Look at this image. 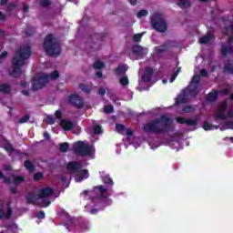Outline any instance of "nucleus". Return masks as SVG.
Instances as JSON below:
<instances>
[{
  "label": "nucleus",
  "mask_w": 233,
  "mask_h": 233,
  "mask_svg": "<svg viewBox=\"0 0 233 233\" xmlns=\"http://www.w3.org/2000/svg\"><path fill=\"white\" fill-rule=\"evenodd\" d=\"M165 52H167V48H164V46L157 49V54H163Z\"/></svg>",
  "instance_id": "nucleus-58"
},
{
  "label": "nucleus",
  "mask_w": 233,
  "mask_h": 233,
  "mask_svg": "<svg viewBox=\"0 0 233 233\" xmlns=\"http://www.w3.org/2000/svg\"><path fill=\"white\" fill-rule=\"evenodd\" d=\"M152 76H154V68L151 66L146 67V71L142 75V81L144 83H150L152 81Z\"/></svg>",
  "instance_id": "nucleus-12"
},
{
  "label": "nucleus",
  "mask_w": 233,
  "mask_h": 233,
  "mask_svg": "<svg viewBox=\"0 0 233 233\" xmlns=\"http://www.w3.org/2000/svg\"><path fill=\"white\" fill-rule=\"evenodd\" d=\"M83 179H85V178L82 176H80L78 173V176H76V181H77L78 183H81V181H83Z\"/></svg>",
  "instance_id": "nucleus-63"
},
{
  "label": "nucleus",
  "mask_w": 233,
  "mask_h": 233,
  "mask_svg": "<svg viewBox=\"0 0 233 233\" xmlns=\"http://www.w3.org/2000/svg\"><path fill=\"white\" fill-rule=\"evenodd\" d=\"M43 177H45V174L41 173V172H37L34 174V181H41V179H43Z\"/></svg>",
  "instance_id": "nucleus-34"
},
{
  "label": "nucleus",
  "mask_w": 233,
  "mask_h": 233,
  "mask_svg": "<svg viewBox=\"0 0 233 233\" xmlns=\"http://www.w3.org/2000/svg\"><path fill=\"white\" fill-rule=\"evenodd\" d=\"M228 54H233L232 45H228V46L223 45L221 46V56H223V57H227V56H228Z\"/></svg>",
  "instance_id": "nucleus-18"
},
{
  "label": "nucleus",
  "mask_w": 233,
  "mask_h": 233,
  "mask_svg": "<svg viewBox=\"0 0 233 233\" xmlns=\"http://www.w3.org/2000/svg\"><path fill=\"white\" fill-rule=\"evenodd\" d=\"M0 21H6V15L0 11Z\"/></svg>",
  "instance_id": "nucleus-61"
},
{
  "label": "nucleus",
  "mask_w": 233,
  "mask_h": 233,
  "mask_svg": "<svg viewBox=\"0 0 233 233\" xmlns=\"http://www.w3.org/2000/svg\"><path fill=\"white\" fill-rule=\"evenodd\" d=\"M103 182L105 185H110V187L114 186V180H112V178H110L108 176L103 177Z\"/></svg>",
  "instance_id": "nucleus-33"
},
{
  "label": "nucleus",
  "mask_w": 233,
  "mask_h": 233,
  "mask_svg": "<svg viewBox=\"0 0 233 233\" xmlns=\"http://www.w3.org/2000/svg\"><path fill=\"white\" fill-rule=\"evenodd\" d=\"M5 150H6V152H15V148H14V145L8 143V144H5V147H4Z\"/></svg>",
  "instance_id": "nucleus-44"
},
{
  "label": "nucleus",
  "mask_w": 233,
  "mask_h": 233,
  "mask_svg": "<svg viewBox=\"0 0 233 233\" xmlns=\"http://www.w3.org/2000/svg\"><path fill=\"white\" fill-rule=\"evenodd\" d=\"M39 199H41L39 195L35 194L34 192H29L25 196L27 205H37V201H39Z\"/></svg>",
  "instance_id": "nucleus-11"
},
{
  "label": "nucleus",
  "mask_w": 233,
  "mask_h": 233,
  "mask_svg": "<svg viewBox=\"0 0 233 233\" xmlns=\"http://www.w3.org/2000/svg\"><path fill=\"white\" fill-rule=\"evenodd\" d=\"M12 92V86L8 84H0V93L1 94H10Z\"/></svg>",
  "instance_id": "nucleus-22"
},
{
  "label": "nucleus",
  "mask_w": 233,
  "mask_h": 233,
  "mask_svg": "<svg viewBox=\"0 0 233 233\" xmlns=\"http://www.w3.org/2000/svg\"><path fill=\"white\" fill-rule=\"evenodd\" d=\"M10 219L12 218V207H10V203H7V211L5 213V209H3V204L0 206V219Z\"/></svg>",
  "instance_id": "nucleus-14"
},
{
  "label": "nucleus",
  "mask_w": 233,
  "mask_h": 233,
  "mask_svg": "<svg viewBox=\"0 0 233 233\" xmlns=\"http://www.w3.org/2000/svg\"><path fill=\"white\" fill-rule=\"evenodd\" d=\"M119 83H120V85H122V86H127L128 85V83H129L128 76H122L119 79Z\"/></svg>",
  "instance_id": "nucleus-36"
},
{
  "label": "nucleus",
  "mask_w": 233,
  "mask_h": 233,
  "mask_svg": "<svg viewBox=\"0 0 233 233\" xmlns=\"http://www.w3.org/2000/svg\"><path fill=\"white\" fill-rule=\"evenodd\" d=\"M116 130L118 134H123L127 130V127L123 124H116Z\"/></svg>",
  "instance_id": "nucleus-32"
},
{
  "label": "nucleus",
  "mask_w": 233,
  "mask_h": 233,
  "mask_svg": "<svg viewBox=\"0 0 233 233\" xmlns=\"http://www.w3.org/2000/svg\"><path fill=\"white\" fill-rule=\"evenodd\" d=\"M79 88L82 90V92H85L86 94H90L92 92V87L86 84H79Z\"/></svg>",
  "instance_id": "nucleus-27"
},
{
  "label": "nucleus",
  "mask_w": 233,
  "mask_h": 233,
  "mask_svg": "<svg viewBox=\"0 0 233 233\" xmlns=\"http://www.w3.org/2000/svg\"><path fill=\"white\" fill-rule=\"evenodd\" d=\"M46 119L49 125H54L56 123V118L52 116H47Z\"/></svg>",
  "instance_id": "nucleus-52"
},
{
  "label": "nucleus",
  "mask_w": 233,
  "mask_h": 233,
  "mask_svg": "<svg viewBox=\"0 0 233 233\" xmlns=\"http://www.w3.org/2000/svg\"><path fill=\"white\" fill-rule=\"evenodd\" d=\"M81 228H82V230H88V228H89L88 223H82Z\"/></svg>",
  "instance_id": "nucleus-60"
},
{
  "label": "nucleus",
  "mask_w": 233,
  "mask_h": 233,
  "mask_svg": "<svg viewBox=\"0 0 233 233\" xmlns=\"http://www.w3.org/2000/svg\"><path fill=\"white\" fill-rule=\"evenodd\" d=\"M219 92L218 90H213L212 92L208 94V101L209 103H216V101H218V96Z\"/></svg>",
  "instance_id": "nucleus-20"
},
{
  "label": "nucleus",
  "mask_w": 233,
  "mask_h": 233,
  "mask_svg": "<svg viewBox=\"0 0 233 233\" xmlns=\"http://www.w3.org/2000/svg\"><path fill=\"white\" fill-rule=\"evenodd\" d=\"M29 120H30V115H25V116H24L22 118H20V119L18 120V123H19L20 125H23V124H25V123H27Z\"/></svg>",
  "instance_id": "nucleus-41"
},
{
  "label": "nucleus",
  "mask_w": 233,
  "mask_h": 233,
  "mask_svg": "<svg viewBox=\"0 0 233 233\" xmlns=\"http://www.w3.org/2000/svg\"><path fill=\"white\" fill-rule=\"evenodd\" d=\"M186 125H187V127H196L198 125V120L187 118Z\"/></svg>",
  "instance_id": "nucleus-35"
},
{
  "label": "nucleus",
  "mask_w": 233,
  "mask_h": 233,
  "mask_svg": "<svg viewBox=\"0 0 233 233\" xmlns=\"http://www.w3.org/2000/svg\"><path fill=\"white\" fill-rule=\"evenodd\" d=\"M43 202L45 203V205H40V207H43L44 208H46V207H48L50 205V203H52L49 199H43Z\"/></svg>",
  "instance_id": "nucleus-54"
},
{
  "label": "nucleus",
  "mask_w": 233,
  "mask_h": 233,
  "mask_svg": "<svg viewBox=\"0 0 233 233\" xmlns=\"http://www.w3.org/2000/svg\"><path fill=\"white\" fill-rule=\"evenodd\" d=\"M225 35H228V33L231 32L233 34V21H230V25L225 28Z\"/></svg>",
  "instance_id": "nucleus-43"
},
{
  "label": "nucleus",
  "mask_w": 233,
  "mask_h": 233,
  "mask_svg": "<svg viewBox=\"0 0 233 233\" xmlns=\"http://www.w3.org/2000/svg\"><path fill=\"white\" fill-rule=\"evenodd\" d=\"M133 54H136V56H141L143 54V46L137 45L132 47Z\"/></svg>",
  "instance_id": "nucleus-26"
},
{
  "label": "nucleus",
  "mask_w": 233,
  "mask_h": 233,
  "mask_svg": "<svg viewBox=\"0 0 233 233\" xmlns=\"http://www.w3.org/2000/svg\"><path fill=\"white\" fill-rule=\"evenodd\" d=\"M187 90H184L181 95L176 98V105H185L188 103V98H187Z\"/></svg>",
  "instance_id": "nucleus-16"
},
{
  "label": "nucleus",
  "mask_w": 233,
  "mask_h": 233,
  "mask_svg": "<svg viewBox=\"0 0 233 233\" xmlns=\"http://www.w3.org/2000/svg\"><path fill=\"white\" fill-rule=\"evenodd\" d=\"M202 128H204L206 131L214 130V128L218 130V128H219V126L212 125L208 121H205L203 123Z\"/></svg>",
  "instance_id": "nucleus-25"
},
{
  "label": "nucleus",
  "mask_w": 233,
  "mask_h": 233,
  "mask_svg": "<svg viewBox=\"0 0 233 233\" xmlns=\"http://www.w3.org/2000/svg\"><path fill=\"white\" fill-rule=\"evenodd\" d=\"M25 181V177L17 176L14 178L15 185H19V183H23Z\"/></svg>",
  "instance_id": "nucleus-45"
},
{
  "label": "nucleus",
  "mask_w": 233,
  "mask_h": 233,
  "mask_svg": "<svg viewBox=\"0 0 233 233\" xmlns=\"http://www.w3.org/2000/svg\"><path fill=\"white\" fill-rule=\"evenodd\" d=\"M49 196H54V188L52 187H44L41 188L38 197L40 199H45V198H49Z\"/></svg>",
  "instance_id": "nucleus-13"
},
{
  "label": "nucleus",
  "mask_w": 233,
  "mask_h": 233,
  "mask_svg": "<svg viewBox=\"0 0 233 233\" xmlns=\"http://www.w3.org/2000/svg\"><path fill=\"white\" fill-rule=\"evenodd\" d=\"M108 36L106 33H95L90 35L89 43H101V41H105L106 37Z\"/></svg>",
  "instance_id": "nucleus-10"
},
{
  "label": "nucleus",
  "mask_w": 233,
  "mask_h": 233,
  "mask_svg": "<svg viewBox=\"0 0 233 233\" xmlns=\"http://www.w3.org/2000/svg\"><path fill=\"white\" fill-rule=\"evenodd\" d=\"M98 94H99V96H105V94H106V90H105L104 87H100L98 89Z\"/></svg>",
  "instance_id": "nucleus-57"
},
{
  "label": "nucleus",
  "mask_w": 233,
  "mask_h": 233,
  "mask_svg": "<svg viewBox=\"0 0 233 233\" xmlns=\"http://www.w3.org/2000/svg\"><path fill=\"white\" fill-rule=\"evenodd\" d=\"M36 218H37L38 219H45V211H38V212L36 213Z\"/></svg>",
  "instance_id": "nucleus-53"
},
{
  "label": "nucleus",
  "mask_w": 233,
  "mask_h": 233,
  "mask_svg": "<svg viewBox=\"0 0 233 233\" xmlns=\"http://www.w3.org/2000/svg\"><path fill=\"white\" fill-rule=\"evenodd\" d=\"M68 148H70V144H68V142H64L60 144L59 150L63 154H65V152H68Z\"/></svg>",
  "instance_id": "nucleus-28"
},
{
  "label": "nucleus",
  "mask_w": 233,
  "mask_h": 233,
  "mask_svg": "<svg viewBox=\"0 0 233 233\" xmlns=\"http://www.w3.org/2000/svg\"><path fill=\"white\" fill-rule=\"evenodd\" d=\"M176 77H177V74L173 73V75L169 80V83H174V81H176Z\"/></svg>",
  "instance_id": "nucleus-62"
},
{
  "label": "nucleus",
  "mask_w": 233,
  "mask_h": 233,
  "mask_svg": "<svg viewBox=\"0 0 233 233\" xmlns=\"http://www.w3.org/2000/svg\"><path fill=\"white\" fill-rule=\"evenodd\" d=\"M187 118L177 116V123H179V125H187Z\"/></svg>",
  "instance_id": "nucleus-50"
},
{
  "label": "nucleus",
  "mask_w": 233,
  "mask_h": 233,
  "mask_svg": "<svg viewBox=\"0 0 233 233\" xmlns=\"http://www.w3.org/2000/svg\"><path fill=\"white\" fill-rule=\"evenodd\" d=\"M32 56V47L24 46L20 47L15 53L12 59V70L9 71V76L17 79L21 77L23 66H25V61L29 59Z\"/></svg>",
  "instance_id": "nucleus-2"
},
{
  "label": "nucleus",
  "mask_w": 233,
  "mask_h": 233,
  "mask_svg": "<svg viewBox=\"0 0 233 233\" xmlns=\"http://www.w3.org/2000/svg\"><path fill=\"white\" fill-rule=\"evenodd\" d=\"M68 101L72 105V106H75V108H83V106H85V102H83V98H81V96H79L78 95H70L68 97Z\"/></svg>",
  "instance_id": "nucleus-7"
},
{
  "label": "nucleus",
  "mask_w": 233,
  "mask_h": 233,
  "mask_svg": "<svg viewBox=\"0 0 233 233\" xmlns=\"http://www.w3.org/2000/svg\"><path fill=\"white\" fill-rule=\"evenodd\" d=\"M228 106V102L227 100L223 101L220 105V108L218 111L216 115V119H218L219 121H225L227 119V116L225 113L227 112V107Z\"/></svg>",
  "instance_id": "nucleus-9"
},
{
  "label": "nucleus",
  "mask_w": 233,
  "mask_h": 233,
  "mask_svg": "<svg viewBox=\"0 0 233 233\" xmlns=\"http://www.w3.org/2000/svg\"><path fill=\"white\" fill-rule=\"evenodd\" d=\"M173 120L167 115H162L147 123L143 127L146 134H168L172 130Z\"/></svg>",
  "instance_id": "nucleus-1"
},
{
  "label": "nucleus",
  "mask_w": 233,
  "mask_h": 233,
  "mask_svg": "<svg viewBox=\"0 0 233 233\" xmlns=\"http://www.w3.org/2000/svg\"><path fill=\"white\" fill-rule=\"evenodd\" d=\"M35 30H34V27L27 26L25 28V35H34V33Z\"/></svg>",
  "instance_id": "nucleus-48"
},
{
  "label": "nucleus",
  "mask_w": 233,
  "mask_h": 233,
  "mask_svg": "<svg viewBox=\"0 0 233 233\" xmlns=\"http://www.w3.org/2000/svg\"><path fill=\"white\" fill-rule=\"evenodd\" d=\"M24 167L25 168H26V170H28L29 172H35V166L34 165V163H32V161L30 160H25L24 162Z\"/></svg>",
  "instance_id": "nucleus-24"
},
{
  "label": "nucleus",
  "mask_w": 233,
  "mask_h": 233,
  "mask_svg": "<svg viewBox=\"0 0 233 233\" xmlns=\"http://www.w3.org/2000/svg\"><path fill=\"white\" fill-rule=\"evenodd\" d=\"M6 56H8V52L6 51L2 52V54L0 55V61H3V59H5Z\"/></svg>",
  "instance_id": "nucleus-59"
},
{
  "label": "nucleus",
  "mask_w": 233,
  "mask_h": 233,
  "mask_svg": "<svg viewBox=\"0 0 233 233\" xmlns=\"http://www.w3.org/2000/svg\"><path fill=\"white\" fill-rule=\"evenodd\" d=\"M73 150L78 156H90V146L88 144H85L83 141H78L76 144L73 145Z\"/></svg>",
  "instance_id": "nucleus-6"
},
{
  "label": "nucleus",
  "mask_w": 233,
  "mask_h": 233,
  "mask_svg": "<svg viewBox=\"0 0 233 233\" xmlns=\"http://www.w3.org/2000/svg\"><path fill=\"white\" fill-rule=\"evenodd\" d=\"M228 45L232 44L233 43V35H230L228 39Z\"/></svg>",
  "instance_id": "nucleus-64"
},
{
  "label": "nucleus",
  "mask_w": 233,
  "mask_h": 233,
  "mask_svg": "<svg viewBox=\"0 0 233 233\" xmlns=\"http://www.w3.org/2000/svg\"><path fill=\"white\" fill-rule=\"evenodd\" d=\"M141 37H143V35L142 34H136L134 35L133 36V41L135 43H139V41H141Z\"/></svg>",
  "instance_id": "nucleus-49"
},
{
  "label": "nucleus",
  "mask_w": 233,
  "mask_h": 233,
  "mask_svg": "<svg viewBox=\"0 0 233 233\" xmlns=\"http://www.w3.org/2000/svg\"><path fill=\"white\" fill-rule=\"evenodd\" d=\"M95 192H99L100 198H106V193L108 192V189L106 187H104L103 186H96L94 187Z\"/></svg>",
  "instance_id": "nucleus-19"
},
{
  "label": "nucleus",
  "mask_w": 233,
  "mask_h": 233,
  "mask_svg": "<svg viewBox=\"0 0 233 233\" xmlns=\"http://www.w3.org/2000/svg\"><path fill=\"white\" fill-rule=\"evenodd\" d=\"M185 90H187V94H191L194 97H196V96L199 94V85L190 83L187 89Z\"/></svg>",
  "instance_id": "nucleus-15"
},
{
  "label": "nucleus",
  "mask_w": 233,
  "mask_h": 233,
  "mask_svg": "<svg viewBox=\"0 0 233 233\" xmlns=\"http://www.w3.org/2000/svg\"><path fill=\"white\" fill-rule=\"evenodd\" d=\"M60 127L65 131L72 130L74 128V123H72V121H70V120L61 119Z\"/></svg>",
  "instance_id": "nucleus-17"
},
{
  "label": "nucleus",
  "mask_w": 233,
  "mask_h": 233,
  "mask_svg": "<svg viewBox=\"0 0 233 233\" xmlns=\"http://www.w3.org/2000/svg\"><path fill=\"white\" fill-rule=\"evenodd\" d=\"M55 116H56V119L61 121V119H63V112H61V110H56L55 112Z\"/></svg>",
  "instance_id": "nucleus-51"
},
{
  "label": "nucleus",
  "mask_w": 233,
  "mask_h": 233,
  "mask_svg": "<svg viewBox=\"0 0 233 233\" xmlns=\"http://www.w3.org/2000/svg\"><path fill=\"white\" fill-rule=\"evenodd\" d=\"M224 74H230L233 75V64L231 62H228L224 64L223 67Z\"/></svg>",
  "instance_id": "nucleus-23"
},
{
  "label": "nucleus",
  "mask_w": 233,
  "mask_h": 233,
  "mask_svg": "<svg viewBox=\"0 0 233 233\" xmlns=\"http://www.w3.org/2000/svg\"><path fill=\"white\" fill-rule=\"evenodd\" d=\"M77 174L80 175L85 179H88V177H90V174L88 173V169H80V171H78Z\"/></svg>",
  "instance_id": "nucleus-31"
},
{
  "label": "nucleus",
  "mask_w": 233,
  "mask_h": 233,
  "mask_svg": "<svg viewBox=\"0 0 233 233\" xmlns=\"http://www.w3.org/2000/svg\"><path fill=\"white\" fill-rule=\"evenodd\" d=\"M94 134L99 135L103 133V128L99 125H96L93 127Z\"/></svg>",
  "instance_id": "nucleus-38"
},
{
  "label": "nucleus",
  "mask_w": 233,
  "mask_h": 233,
  "mask_svg": "<svg viewBox=\"0 0 233 233\" xmlns=\"http://www.w3.org/2000/svg\"><path fill=\"white\" fill-rule=\"evenodd\" d=\"M114 74L116 76H125L127 74V67L124 65H119L114 69Z\"/></svg>",
  "instance_id": "nucleus-21"
},
{
  "label": "nucleus",
  "mask_w": 233,
  "mask_h": 233,
  "mask_svg": "<svg viewBox=\"0 0 233 233\" xmlns=\"http://www.w3.org/2000/svg\"><path fill=\"white\" fill-rule=\"evenodd\" d=\"M52 5V2L50 0H40V6H43L44 8H46V6H50Z\"/></svg>",
  "instance_id": "nucleus-46"
},
{
  "label": "nucleus",
  "mask_w": 233,
  "mask_h": 233,
  "mask_svg": "<svg viewBox=\"0 0 233 233\" xmlns=\"http://www.w3.org/2000/svg\"><path fill=\"white\" fill-rule=\"evenodd\" d=\"M15 8H17V4L15 2H12L7 5V10L9 12H14V10H15Z\"/></svg>",
  "instance_id": "nucleus-40"
},
{
  "label": "nucleus",
  "mask_w": 233,
  "mask_h": 233,
  "mask_svg": "<svg viewBox=\"0 0 233 233\" xmlns=\"http://www.w3.org/2000/svg\"><path fill=\"white\" fill-rule=\"evenodd\" d=\"M105 114H114V106L108 105L104 108Z\"/></svg>",
  "instance_id": "nucleus-37"
},
{
  "label": "nucleus",
  "mask_w": 233,
  "mask_h": 233,
  "mask_svg": "<svg viewBox=\"0 0 233 233\" xmlns=\"http://www.w3.org/2000/svg\"><path fill=\"white\" fill-rule=\"evenodd\" d=\"M43 48L50 57L61 56V44L54 37V35L48 34L43 43Z\"/></svg>",
  "instance_id": "nucleus-3"
},
{
  "label": "nucleus",
  "mask_w": 233,
  "mask_h": 233,
  "mask_svg": "<svg viewBox=\"0 0 233 233\" xmlns=\"http://www.w3.org/2000/svg\"><path fill=\"white\" fill-rule=\"evenodd\" d=\"M126 134L128 136V137H132V136H134V131H132L130 128H127L126 129Z\"/></svg>",
  "instance_id": "nucleus-56"
},
{
  "label": "nucleus",
  "mask_w": 233,
  "mask_h": 233,
  "mask_svg": "<svg viewBox=\"0 0 233 233\" xmlns=\"http://www.w3.org/2000/svg\"><path fill=\"white\" fill-rule=\"evenodd\" d=\"M199 81H201V76L199 75H195L192 77L191 84H193V85H199Z\"/></svg>",
  "instance_id": "nucleus-39"
},
{
  "label": "nucleus",
  "mask_w": 233,
  "mask_h": 233,
  "mask_svg": "<svg viewBox=\"0 0 233 233\" xmlns=\"http://www.w3.org/2000/svg\"><path fill=\"white\" fill-rule=\"evenodd\" d=\"M146 15H148V11L142 9L140 10L137 14V16L138 17V19H141V17H146Z\"/></svg>",
  "instance_id": "nucleus-42"
},
{
  "label": "nucleus",
  "mask_w": 233,
  "mask_h": 233,
  "mask_svg": "<svg viewBox=\"0 0 233 233\" xmlns=\"http://www.w3.org/2000/svg\"><path fill=\"white\" fill-rule=\"evenodd\" d=\"M93 68H95V70H101V68H105V63L101 61H96L93 64Z\"/></svg>",
  "instance_id": "nucleus-30"
},
{
  "label": "nucleus",
  "mask_w": 233,
  "mask_h": 233,
  "mask_svg": "<svg viewBox=\"0 0 233 233\" xmlns=\"http://www.w3.org/2000/svg\"><path fill=\"white\" fill-rule=\"evenodd\" d=\"M210 41H212V36L210 35H204V36H201L199 39V43L201 45H207V43H210Z\"/></svg>",
  "instance_id": "nucleus-29"
},
{
  "label": "nucleus",
  "mask_w": 233,
  "mask_h": 233,
  "mask_svg": "<svg viewBox=\"0 0 233 233\" xmlns=\"http://www.w3.org/2000/svg\"><path fill=\"white\" fill-rule=\"evenodd\" d=\"M226 130H233V121H228L224 123Z\"/></svg>",
  "instance_id": "nucleus-47"
},
{
  "label": "nucleus",
  "mask_w": 233,
  "mask_h": 233,
  "mask_svg": "<svg viewBox=\"0 0 233 233\" xmlns=\"http://www.w3.org/2000/svg\"><path fill=\"white\" fill-rule=\"evenodd\" d=\"M151 25L157 32H167V22L161 17V15L155 13L151 17Z\"/></svg>",
  "instance_id": "nucleus-5"
},
{
  "label": "nucleus",
  "mask_w": 233,
  "mask_h": 233,
  "mask_svg": "<svg viewBox=\"0 0 233 233\" xmlns=\"http://www.w3.org/2000/svg\"><path fill=\"white\" fill-rule=\"evenodd\" d=\"M200 76L202 77H207L208 76V72L207 71V69H201L200 70Z\"/></svg>",
  "instance_id": "nucleus-55"
},
{
  "label": "nucleus",
  "mask_w": 233,
  "mask_h": 233,
  "mask_svg": "<svg viewBox=\"0 0 233 233\" xmlns=\"http://www.w3.org/2000/svg\"><path fill=\"white\" fill-rule=\"evenodd\" d=\"M83 168V164L77 161H71L66 164V170L71 172V174H78Z\"/></svg>",
  "instance_id": "nucleus-8"
},
{
  "label": "nucleus",
  "mask_w": 233,
  "mask_h": 233,
  "mask_svg": "<svg viewBox=\"0 0 233 233\" xmlns=\"http://www.w3.org/2000/svg\"><path fill=\"white\" fill-rule=\"evenodd\" d=\"M59 77V72L53 71L50 75H37L33 77L32 82V90L33 92H37V90H41V88H45L46 86L48 81L51 79H57Z\"/></svg>",
  "instance_id": "nucleus-4"
}]
</instances>
